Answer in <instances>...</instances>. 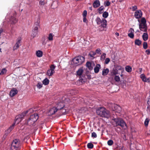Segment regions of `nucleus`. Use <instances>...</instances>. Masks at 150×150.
Masks as SVG:
<instances>
[{
  "label": "nucleus",
  "mask_w": 150,
  "mask_h": 150,
  "mask_svg": "<svg viewBox=\"0 0 150 150\" xmlns=\"http://www.w3.org/2000/svg\"><path fill=\"white\" fill-rule=\"evenodd\" d=\"M104 9V8L103 6H100L98 9V13L100 14L103 13V11Z\"/></svg>",
  "instance_id": "obj_27"
},
{
  "label": "nucleus",
  "mask_w": 150,
  "mask_h": 150,
  "mask_svg": "<svg viewBox=\"0 0 150 150\" xmlns=\"http://www.w3.org/2000/svg\"><path fill=\"white\" fill-rule=\"evenodd\" d=\"M142 37L144 40L145 41L148 39V35L147 33H143Z\"/></svg>",
  "instance_id": "obj_26"
},
{
  "label": "nucleus",
  "mask_w": 150,
  "mask_h": 150,
  "mask_svg": "<svg viewBox=\"0 0 150 150\" xmlns=\"http://www.w3.org/2000/svg\"><path fill=\"white\" fill-rule=\"evenodd\" d=\"M83 21L84 22L87 23V20L86 19V17H83Z\"/></svg>",
  "instance_id": "obj_58"
},
{
  "label": "nucleus",
  "mask_w": 150,
  "mask_h": 150,
  "mask_svg": "<svg viewBox=\"0 0 150 150\" xmlns=\"http://www.w3.org/2000/svg\"><path fill=\"white\" fill-rule=\"evenodd\" d=\"M106 54L105 53H103V54L100 57L101 60H103L105 59L106 57Z\"/></svg>",
  "instance_id": "obj_46"
},
{
  "label": "nucleus",
  "mask_w": 150,
  "mask_h": 150,
  "mask_svg": "<svg viewBox=\"0 0 150 150\" xmlns=\"http://www.w3.org/2000/svg\"><path fill=\"white\" fill-rule=\"evenodd\" d=\"M117 69L118 70H121L122 71V73L124 71V69L122 67L120 66H117Z\"/></svg>",
  "instance_id": "obj_38"
},
{
  "label": "nucleus",
  "mask_w": 150,
  "mask_h": 150,
  "mask_svg": "<svg viewBox=\"0 0 150 150\" xmlns=\"http://www.w3.org/2000/svg\"><path fill=\"white\" fill-rule=\"evenodd\" d=\"M130 9H132V10L133 11H136L137 9V6H134L132 7L131 8H130Z\"/></svg>",
  "instance_id": "obj_51"
},
{
  "label": "nucleus",
  "mask_w": 150,
  "mask_h": 150,
  "mask_svg": "<svg viewBox=\"0 0 150 150\" xmlns=\"http://www.w3.org/2000/svg\"><path fill=\"white\" fill-rule=\"evenodd\" d=\"M112 109L115 112L120 113L121 110V108L119 105L115 104H112Z\"/></svg>",
  "instance_id": "obj_9"
},
{
  "label": "nucleus",
  "mask_w": 150,
  "mask_h": 150,
  "mask_svg": "<svg viewBox=\"0 0 150 150\" xmlns=\"http://www.w3.org/2000/svg\"><path fill=\"white\" fill-rule=\"evenodd\" d=\"M149 121V118H146L145 119L144 123L145 126H147L148 125Z\"/></svg>",
  "instance_id": "obj_43"
},
{
  "label": "nucleus",
  "mask_w": 150,
  "mask_h": 150,
  "mask_svg": "<svg viewBox=\"0 0 150 150\" xmlns=\"http://www.w3.org/2000/svg\"><path fill=\"white\" fill-rule=\"evenodd\" d=\"M135 44L138 46H139L142 43L141 41L139 39H136L134 42Z\"/></svg>",
  "instance_id": "obj_35"
},
{
  "label": "nucleus",
  "mask_w": 150,
  "mask_h": 150,
  "mask_svg": "<svg viewBox=\"0 0 150 150\" xmlns=\"http://www.w3.org/2000/svg\"><path fill=\"white\" fill-rule=\"evenodd\" d=\"M148 106L147 107L148 111L150 112V98H149L147 102Z\"/></svg>",
  "instance_id": "obj_37"
},
{
  "label": "nucleus",
  "mask_w": 150,
  "mask_h": 150,
  "mask_svg": "<svg viewBox=\"0 0 150 150\" xmlns=\"http://www.w3.org/2000/svg\"><path fill=\"white\" fill-rule=\"evenodd\" d=\"M42 83L45 85H48L49 83V80L47 78H45L42 81Z\"/></svg>",
  "instance_id": "obj_28"
},
{
  "label": "nucleus",
  "mask_w": 150,
  "mask_h": 150,
  "mask_svg": "<svg viewBox=\"0 0 150 150\" xmlns=\"http://www.w3.org/2000/svg\"><path fill=\"white\" fill-rule=\"evenodd\" d=\"M97 137V134L95 132H93L92 133V137L94 138H96Z\"/></svg>",
  "instance_id": "obj_53"
},
{
  "label": "nucleus",
  "mask_w": 150,
  "mask_h": 150,
  "mask_svg": "<svg viewBox=\"0 0 150 150\" xmlns=\"http://www.w3.org/2000/svg\"><path fill=\"white\" fill-rule=\"evenodd\" d=\"M100 5V3L99 0H95L93 4V6L94 8H96L99 7Z\"/></svg>",
  "instance_id": "obj_18"
},
{
  "label": "nucleus",
  "mask_w": 150,
  "mask_h": 150,
  "mask_svg": "<svg viewBox=\"0 0 150 150\" xmlns=\"http://www.w3.org/2000/svg\"><path fill=\"white\" fill-rule=\"evenodd\" d=\"M97 114L100 117L108 118L110 116V112L104 107H100L96 110Z\"/></svg>",
  "instance_id": "obj_1"
},
{
  "label": "nucleus",
  "mask_w": 150,
  "mask_h": 150,
  "mask_svg": "<svg viewBox=\"0 0 150 150\" xmlns=\"http://www.w3.org/2000/svg\"><path fill=\"white\" fill-rule=\"evenodd\" d=\"M139 28L142 31L146 32L147 30L146 25H139Z\"/></svg>",
  "instance_id": "obj_14"
},
{
  "label": "nucleus",
  "mask_w": 150,
  "mask_h": 150,
  "mask_svg": "<svg viewBox=\"0 0 150 150\" xmlns=\"http://www.w3.org/2000/svg\"><path fill=\"white\" fill-rule=\"evenodd\" d=\"M42 86V84L40 82H39L38 83L37 86V87L39 89L41 88Z\"/></svg>",
  "instance_id": "obj_48"
},
{
  "label": "nucleus",
  "mask_w": 150,
  "mask_h": 150,
  "mask_svg": "<svg viewBox=\"0 0 150 150\" xmlns=\"http://www.w3.org/2000/svg\"><path fill=\"white\" fill-rule=\"evenodd\" d=\"M123 76V75L122 74H122L120 75V76L121 77H122Z\"/></svg>",
  "instance_id": "obj_63"
},
{
  "label": "nucleus",
  "mask_w": 150,
  "mask_h": 150,
  "mask_svg": "<svg viewBox=\"0 0 150 150\" xmlns=\"http://www.w3.org/2000/svg\"><path fill=\"white\" fill-rule=\"evenodd\" d=\"M86 66L89 69L91 70L93 69V67L91 66V64L90 62H87L86 63Z\"/></svg>",
  "instance_id": "obj_29"
},
{
  "label": "nucleus",
  "mask_w": 150,
  "mask_h": 150,
  "mask_svg": "<svg viewBox=\"0 0 150 150\" xmlns=\"http://www.w3.org/2000/svg\"><path fill=\"white\" fill-rule=\"evenodd\" d=\"M15 123H14L12 125L10 126L9 128L7 129V130L6 131V133L7 134H8L13 129L14 127L15 126Z\"/></svg>",
  "instance_id": "obj_19"
},
{
  "label": "nucleus",
  "mask_w": 150,
  "mask_h": 150,
  "mask_svg": "<svg viewBox=\"0 0 150 150\" xmlns=\"http://www.w3.org/2000/svg\"><path fill=\"white\" fill-rule=\"evenodd\" d=\"M39 4L40 5L43 6L45 4V2L44 0H41L39 2Z\"/></svg>",
  "instance_id": "obj_52"
},
{
  "label": "nucleus",
  "mask_w": 150,
  "mask_h": 150,
  "mask_svg": "<svg viewBox=\"0 0 150 150\" xmlns=\"http://www.w3.org/2000/svg\"><path fill=\"white\" fill-rule=\"evenodd\" d=\"M78 81L81 82V83H85L86 81V78L80 76Z\"/></svg>",
  "instance_id": "obj_23"
},
{
  "label": "nucleus",
  "mask_w": 150,
  "mask_h": 150,
  "mask_svg": "<svg viewBox=\"0 0 150 150\" xmlns=\"http://www.w3.org/2000/svg\"><path fill=\"white\" fill-rule=\"evenodd\" d=\"M109 70L108 69H103L102 71V75L103 76L106 75L109 72Z\"/></svg>",
  "instance_id": "obj_22"
},
{
  "label": "nucleus",
  "mask_w": 150,
  "mask_h": 150,
  "mask_svg": "<svg viewBox=\"0 0 150 150\" xmlns=\"http://www.w3.org/2000/svg\"><path fill=\"white\" fill-rule=\"evenodd\" d=\"M142 13L141 10H137L134 13V16L137 19L140 18L142 16Z\"/></svg>",
  "instance_id": "obj_11"
},
{
  "label": "nucleus",
  "mask_w": 150,
  "mask_h": 150,
  "mask_svg": "<svg viewBox=\"0 0 150 150\" xmlns=\"http://www.w3.org/2000/svg\"><path fill=\"white\" fill-rule=\"evenodd\" d=\"M96 54V52L93 51H91L88 54L91 57H93Z\"/></svg>",
  "instance_id": "obj_41"
},
{
  "label": "nucleus",
  "mask_w": 150,
  "mask_h": 150,
  "mask_svg": "<svg viewBox=\"0 0 150 150\" xmlns=\"http://www.w3.org/2000/svg\"><path fill=\"white\" fill-rule=\"evenodd\" d=\"M21 38H18L17 39L16 43L13 47V50H14L17 49L21 45Z\"/></svg>",
  "instance_id": "obj_10"
},
{
  "label": "nucleus",
  "mask_w": 150,
  "mask_h": 150,
  "mask_svg": "<svg viewBox=\"0 0 150 150\" xmlns=\"http://www.w3.org/2000/svg\"><path fill=\"white\" fill-rule=\"evenodd\" d=\"M139 73L141 74L142 72V68H140L139 69Z\"/></svg>",
  "instance_id": "obj_61"
},
{
  "label": "nucleus",
  "mask_w": 150,
  "mask_h": 150,
  "mask_svg": "<svg viewBox=\"0 0 150 150\" xmlns=\"http://www.w3.org/2000/svg\"><path fill=\"white\" fill-rule=\"evenodd\" d=\"M87 15V11L86 10H84L83 11V14L82 16L83 17H86Z\"/></svg>",
  "instance_id": "obj_50"
},
{
  "label": "nucleus",
  "mask_w": 150,
  "mask_h": 150,
  "mask_svg": "<svg viewBox=\"0 0 150 150\" xmlns=\"http://www.w3.org/2000/svg\"><path fill=\"white\" fill-rule=\"evenodd\" d=\"M54 35L52 33L49 34L48 38L49 40L52 41L53 40V37Z\"/></svg>",
  "instance_id": "obj_36"
},
{
  "label": "nucleus",
  "mask_w": 150,
  "mask_h": 150,
  "mask_svg": "<svg viewBox=\"0 0 150 150\" xmlns=\"http://www.w3.org/2000/svg\"><path fill=\"white\" fill-rule=\"evenodd\" d=\"M101 68L100 64H97L94 68V72L95 73H98L99 71V69Z\"/></svg>",
  "instance_id": "obj_21"
},
{
  "label": "nucleus",
  "mask_w": 150,
  "mask_h": 150,
  "mask_svg": "<svg viewBox=\"0 0 150 150\" xmlns=\"http://www.w3.org/2000/svg\"><path fill=\"white\" fill-rule=\"evenodd\" d=\"M108 15L109 14L108 12L105 11L103 13L102 16L104 18H106L108 17Z\"/></svg>",
  "instance_id": "obj_34"
},
{
  "label": "nucleus",
  "mask_w": 150,
  "mask_h": 150,
  "mask_svg": "<svg viewBox=\"0 0 150 150\" xmlns=\"http://www.w3.org/2000/svg\"><path fill=\"white\" fill-rule=\"evenodd\" d=\"M40 27L39 22L38 21L34 23V25L33 26V29L35 31H38V28Z\"/></svg>",
  "instance_id": "obj_17"
},
{
  "label": "nucleus",
  "mask_w": 150,
  "mask_h": 150,
  "mask_svg": "<svg viewBox=\"0 0 150 150\" xmlns=\"http://www.w3.org/2000/svg\"><path fill=\"white\" fill-rule=\"evenodd\" d=\"M115 35L117 36H118L119 35V34L118 33L116 32L115 33Z\"/></svg>",
  "instance_id": "obj_62"
},
{
  "label": "nucleus",
  "mask_w": 150,
  "mask_h": 150,
  "mask_svg": "<svg viewBox=\"0 0 150 150\" xmlns=\"http://www.w3.org/2000/svg\"><path fill=\"white\" fill-rule=\"evenodd\" d=\"M146 25V20L144 17L142 18L141 19V22L139 25Z\"/></svg>",
  "instance_id": "obj_33"
},
{
  "label": "nucleus",
  "mask_w": 150,
  "mask_h": 150,
  "mask_svg": "<svg viewBox=\"0 0 150 150\" xmlns=\"http://www.w3.org/2000/svg\"><path fill=\"white\" fill-rule=\"evenodd\" d=\"M117 138V135H114L112 136V138L114 140H116Z\"/></svg>",
  "instance_id": "obj_56"
},
{
  "label": "nucleus",
  "mask_w": 150,
  "mask_h": 150,
  "mask_svg": "<svg viewBox=\"0 0 150 150\" xmlns=\"http://www.w3.org/2000/svg\"><path fill=\"white\" fill-rule=\"evenodd\" d=\"M107 144L109 146H111L113 144V142L112 140H109L108 141Z\"/></svg>",
  "instance_id": "obj_45"
},
{
  "label": "nucleus",
  "mask_w": 150,
  "mask_h": 150,
  "mask_svg": "<svg viewBox=\"0 0 150 150\" xmlns=\"http://www.w3.org/2000/svg\"><path fill=\"white\" fill-rule=\"evenodd\" d=\"M96 21L97 25H100V26L103 28L106 27L107 21L104 18L101 19L99 17H97L96 18Z\"/></svg>",
  "instance_id": "obj_6"
},
{
  "label": "nucleus",
  "mask_w": 150,
  "mask_h": 150,
  "mask_svg": "<svg viewBox=\"0 0 150 150\" xmlns=\"http://www.w3.org/2000/svg\"><path fill=\"white\" fill-rule=\"evenodd\" d=\"M140 77L142 81L144 82H150V78H146L145 75L144 74H142L140 75Z\"/></svg>",
  "instance_id": "obj_12"
},
{
  "label": "nucleus",
  "mask_w": 150,
  "mask_h": 150,
  "mask_svg": "<svg viewBox=\"0 0 150 150\" xmlns=\"http://www.w3.org/2000/svg\"><path fill=\"white\" fill-rule=\"evenodd\" d=\"M100 52H101V50L100 48H98L97 49V50H96V53H97V54H100Z\"/></svg>",
  "instance_id": "obj_55"
},
{
  "label": "nucleus",
  "mask_w": 150,
  "mask_h": 150,
  "mask_svg": "<svg viewBox=\"0 0 150 150\" xmlns=\"http://www.w3.org/2000/svg\"><path fill=\"white\" fill-rule=\"evenodd\" d=\"M129 32V33L128 35V37L132 39L133 38L134 36V29L132 28H130Z\"/></svg>",
  "instance_id": "obj_15"
},
{
  "label": "nucleus",
  "mask_w": 150,
  "mask_h": 150,
  "mask_svg": "<svg viewBox=\"0 0 150 150\" xmlns=\"http://www.w3.org/2000/svg\"><path fill=\"white\" fill-rule=\"evenodd\" d=\"M87 78L88 79H90L91 78V76L90 75H88L87 76Z\"/></svg>",
  "instance_id": "obj_60"
},
{
  "label": "nucleus",
  "mask_w": 150,
  "mask_h": 150,
  "mask_svg": "<svg viewBox=\"0 0 150 150\" xmlns=\"http://www.w3.org/2000/svg\"><path fill=\"white\" fill-rule=\"evenodd\" d=\"M110 61V59L109 58H106L105 60V63L106 64H108Z\"/></svg>",
  "instance_id": "obj_54"
},
{
  "label": "nucleus",
  "mask_w": 150,
  "mask_h": 150,
  "mask_svg": "<svg viewBox=\"0 0 150 150\" xmlns=\"http://www.w3.org/2000/svg\"><path fill=\"white\" fill-rule=\"evenodd\" d=\"M64 106V105L63 103L62 102L59 103L57 107H54L49 109L47 112L48 115L51 116L55 114L58 110L61 109Z\"/></svg>",
  "instance_id": "obj_2"
},
{
  "label": "nucleus",
  "mask_w": 150,
  "mask_h": 150,
  "mask_svg": "<svg viewBox=\"0 0 150 150\" xmlns=\"http://www.w3.org/2000/svg\"><path fill=\"white\" fill-rule=\"evenodd\" d=\"M104 5L105 7L108 6L110 5V2L109 1H105L104 3Z\"/></svg>",
  "instance_id": "obj_47"
},
{
  "label": "nucleus",
  "mask_w": 150,
  "mask_h": 150,
  "mask_svg": "<svg viewBox=\"0 0 150 150\" xmlns=\"http://www.w3.org/2000/svg\"><path fill=\"white\" fill-rule=\"evenodd\" d=\"M113 120L115 123L116 126H120L125 130L127 129V127L126 123L122 119L116 118L113 119Z\"/></svg>",
  "instance_id": "obj_3"
},
{
  "label": "nucleus",
  "mask_w": 150,
  "mask_h": 150,
  "mask_svg": "<svg viewBox=\"0 0 150 150\" xmlns=\"http://www.w3.org/2000/svg\"><path fill=\"white\" fill-rule=\"evenodd\" d=\"M30 118L34 122H35L38 118V116L37 113H35L33 115H31Z\"/></svg>",
  "instance_id": "obj_16"
},
{
  "label": "nucleus",
  "mask_w": 150,
  "mask_h": 150,
  "mask_svg": "<svg viewBox=\"0 0 150 150\" xmlns=\"http://www.w3.org/2000/svg\"><path fill=\"white\" fill-rule=\"evenodd\" d=\"M146 54L148 55H149L150 54V50H146Z\"/></svg>",
  "instance_id": "obj_59"
},
{
  "label": "nucleus",
  "mask_w": 150,
  "mask_h": 150,
  "mask_svg": "<svg viewBox=\"0 0 150 150\" xmlns=\"http://www.w3.org/2000/svg\"><path fill=\"white\" fill-rule=\"evenodd\" d=\"M38 31H35V30H33L31 34L32 37L33 38H34L38 35Z\"/></svg>",
  "instance_id": "obj_32"
},
{
  "label": "nucleus",
  "mask_w": 150,
  "mask_h": 150,
  "mask_svg": "<svg viewBox=\"0 0 150 150\" xmlns=\"http://www.w3.org/2000/svg\"><path fill=\"white\" fill-rule=\"evenodd\" d=\"M28 110L24 111L21 114L17 116L16 117L15 123L18 124L22 121L24 117L28 113Z\"/></svg>",
  "instance_id": "obj_7"
},
{
  "label": "nucleus",
  "mask_w": 150,
  "mask_h": 150,
  "mask_svg": "<svg viewBox=\"0 0 150 150\" xmlns=\"http://www.w3.org/2000/svg\"><path fill=\"white\" fill-rule=\"evenodd\" d=\"M148 47L147 44L146 42H144L143 44V47L144 49H146Z\"/></svg>",
  "instance_id": "obj_49"
},
{
  "label": "nucleus",
  "mask_w": 150,
  "mask_h": 150,
  "mask_svg": "<svg viewBox=\"0 0 150 150\" xmlns=\"http://www.w3.org/2000/svg\"><path fill=\"white\" fill-rule=\"evenodd\" d=\"M63 108L62 109V113L63 114H66V110L65 109H63Z\"/></svg>",
  "instance_id": "obj_57"
},
{
  "label": "nucleus",
  "mask_w": 150,
  "mask_h": 150,
  "mask_svg": "<svg viewBox=\"0 0 150 150\" xmlns=\"http://www.w3.org/2000/svg\"><path fill=\"white\" fill-rule=\"evenodd\" d=\"M83 71L82 68H79L76 72L77 75L81 76L83 73Z\"/></svg>",
  "instance_id": "obj_24"
},
{
  "label": "nucleus",
  "mask_w": 150,
  "mask_h": 150,
  "mask_svg": "<svg viewBox=\"0 0 150 150\" xmlns=\"http://www.w3.org/2000/svg\"><path fill=\"white\" fill-rule=\"evenodd\" d=\"M115 81L117 82H118L120 81V78L119 76L116 75L114 77Z\"/></svg>",
  "instance_id": "obj_39"
},
{
  "label": "nucleus",
  "mask_w": 150,
  "mask_h": 150,
  "mask_svg": "<svg viewBox=\"0 0 150 150\" xmlns=\"http://www.w3.org/2000/svg\"><path fill=\"white\" fill-rule=\"evenodd\" d=\"M123 1V0H120V2H121Z\"/></svg>",
  "instance_id": "obj_64"
},
{
  "label": "nucleus",
  "mask_w": 150,
  "mask_h": 150,
  "mask_svg": "<svg viewBox=\"0 0 150 150\" xmlns=\"http://www.w3.org/2000/svg\"><path fill=\"white\" fill-rule=\"evenodd\" d=\"M35 54L38 57H40L42 56L43 53L42 51L38 50L36 52Z\"/></svg>",
  "instance_id": "obj_20"
},
{
  "label": "nucleus",
  "mask_w": 150,
  "mask_h": 150,
  "mask_svg": "<svg viewBox=\"0 0 150 150\" xmlns=\"http://www.w3.org/2000/svg\"><path fill=\"white\" fill-rule=\"evenodd\" d=\"M35 123L33 120L30 117L28 120L27 123L28 125H33Z\"/></svg>",
  "instance_id": "obj_31"
},
{
  "label": "nucleus",
  "mask_w": 150,
  "mask_h": 150,
  "mask_svg": "<svg viewBox=\"0 0 150 150\" xmlns=\"http://www.w3.org/2000/svg\"><path fill=\"white\" fill-rule=\"evenodd\" d=\"M125 70L128 72L132 71V67L129 66H127L125 67Z\"/></svg>",
  "instance_id": "obj_30"
},
{
  "label": "nucleus",
  "mask_w": 150,
  "mask_h": 150,
  "mask_svg": "<svg viewBox=\"0 0 150 150\" xmlns=\"http://www.w3.org/2000/svg\"><path fill=\"white\" fill-rule=\"evenodd\" d=\"M118 74V71L117 69H113L112 72V74L114 75H116Z\"/></svg>",
  "instance_id": "obj_44"
},
{
  "label": "nucleus",
  "mask_w": 150,
  "mask_h": 150,
  "mask_svg": "<svg viewBox=\"0 0 150 150\" xmlns=\"http://www.w3.org/2000/svg\"><path fill=\"white\" fill-rule=\"evenodd\" d=\"M55 67L54 65H52L50 67V69L47 70L46 75L49 76H52L55 72Z\"/></svg>",
  "instance_id": "obj_8"
},
{
  "label": "nucleus",
  "mask_w": 150,
  "mask_h": 150,
  "mask_svg": "<svg viewBox=\"0 0 150 150\" xmlns=\"http://www.w3.org/2000/svg\"><path fill=\"white\" fill-rule=\"evenodd\" d=\"M10 21L12 23L15 24L17 23L18 19L15 17H13L11 18Z\"/></svg>",
  "instance_id": "obj_25"
},
{
  "label": "nucleus",
  "mask_w": 150,
  "mask_h": 150,
  "mask_svg": "<svg viewBox=\"0 0 150 150\" xmlns=\"http://www.w3.org/2000/svg\"><path fill=\"white\" fill-rule=\"evenodd\" d=\"M7 71V70L5 68L3 69L1 72H0V75H2L6 73Z\"/></svg>",
  "instance_id": "obj_40"
},
{
  "label": "nucleus",
  "mask_w": 150,
  "mask_h": 150,
  "mask_svg": "<svg viewBox=\"0 0 150 150\" xmlns=\"http://www.w3.org/2000/svg\"><path fill=\"white\" fill-rule=\"evenodd\" d=\"M18 93V90L16 88H13L11 91L10 93V95L11 97H13L16 94Z\"/></svg>",
  "instance_id": "obj_13"
},
{
  "label": "nucleus",
  "mask_w": 150,
  "mask_h": 150,
  "mask_svg": "<svg viewBox=\"0 0 150 150\" xmlns=\"http://www.w3.org/2000/svg\"><path fill=\"white\" fill-rule=\"evenodd\" d=\"M85 60V58L82 56H79L74 58L72 60L74 64L76 65L81 64Z\"/></svg>",
  "instance_id": "obj_4"
},
{
  "label": "nucleus",
  "mask_w": 150,
  "mask_h": 150,
  "mask_svg": "<svg viewBox=\"0 0 150 150\" xmlns=\"http://www.w3.org/2000/svg\"><path fill=\"white\" fill-rule=\"evenodd\" d=\"M20 146V141L19 139H16L12 142L11 146V150H18Z\"/></svg>",
  "instance_id": "obj_5"
},
{
  "label": "nucleus",
  "mask_w": 150,
  "mask_h": 150,
  "mask_svg": "<svg viewBox=\"0 0 150 150\" xmlns=\"http://www.w3.org/2000/svg\"><path fill=\"white\" fill-rule=\"evenodd\" d=\"M87 147L88 149H91L93 147V145L91 143H88L87 144Z\"/></svg>",
  "instance_id": "obj_42"
}]
</instances>
